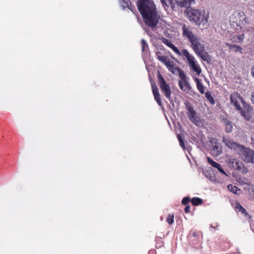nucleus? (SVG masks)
<instances>
[{"label":"nucleus","mask_w":254,"mask_h":254,"mask_svg":"<svg viewBox=\"0 0 254 254\" xmlns=\"http://www.w3.org/2000/svg\"><path fill=\"white\" fill-rule=\"evenodd\" d=\"M137 6L145 24L151 28H155L161 17L152 0H138Z\"/></svg>","instance_id":"nucleus-1"},{"label":"nucleus","mask_w":254,"mask_h":254,"mask_svg":"<svg viewBox=\"0 0 254 254\" xmlns=\"http://www.w3.org/2000/svg\"><path fill=\"white\" fill-rule=\"evenodd\" d=\"M230 102L246 121L253 118V109L244 100L240 94L234 92L231 94Z\"/></svg>","instance_id":"nucleus-2"},{"label":"nucleus","mask_w":254,"mask_h":254,"mask_svg":"<svg viewBox=\"0 0 254 254\" xmlns=\"http://www.w3.org/2000/svg\"><path fill=\"white\" fill-rule=\"evenodd\" d=\"M187 15L190 21L196 25L206 24L208 22V15L205 11L190 8L188 9Z\"/></svg>","instance_id":"nucleus-3"},{"label":"nucleus","mask_w":254,"mask_h":254,"mask_svg":"<svg viewBox=\"0 0 254 254\" xmlns=\"http://www.w3.org/2000/svg\"><path fill=\"white\" fill-rule=\"evenodd\" d=\"M230 21L240 27L248 23L245 13L242 10L234 11L230 17Z\"/></svg>","instance_id":"nucleus-4"},{"label":"nucleus","mask_w":254,"mask_h":254,"mask_svg":"<svg viewBox=\"0 0 254 254\" xmlns=\"http://www.w3.org/2000/svg\"><path fill=\"white\" fill-rule=\"evenodd\" d=\"M227 164L230 167L234 168L243 174H247L249 171L242 162L234 158H229L227 161Z\"/></svg>","instance_id":"nucleus-5"},{"label":"nucleus","mask_w":254,"mask_h":254,"mask_svg":"<svg viewBox=\"0 0 254 254\" xmlns=\"http://www.w3.org/2000/svg\"><path fill=\"white\" fill-rule=\"evenodd\" d=\"M239 154L242 160L245 162H254V151L250 148H247L243 145L239 151Z\"/></svg>","instance_id":"nucleus-6"},{"label":"nucleus","mask_w":254,"mask_h":254,"mask_svg":"<svg viewBox=\"0 0 254 254\" xmlns=\"http://www.w3.org/2000/svg\"><path fill=\"white\" fill-rule=\"evenodd\" d=\"M186 108L188 110L187 115L189 120L196 126L201 123L199 118L197 116L196 112L193 109L191 103L187 101L185 103Z\"/></svg>","instance_id":"nucleus-7"},{"label":"nucleus","mask_w":254,"mask_h":254,"mask_svg":"<svg viewBox=\"0 0 254 254\" xmlns=\"http://www.w3.org/2000/svg\"><path fill=\"white\" fill-rule=\"evenodd\" d=\"M158 84L161 91L164 94L165 97L170 99L172 93L170 85L166 82L163 77L159 72L158 74Z\"/></svg>","instance_id":"nucleus-8"},{"label":"nucleus","mask_w":254,"mask_h":254,"mask_svg":"<svg viewBox=\"0 0 254 254\" xmlns=\"http://www.w3.org/2000/svg\"><path fill=\"white\" fill-rule=\"evenodd\" d=\"M189 42L190 43V47L195 54L200 50H204V46L202 43V41L197 36L189 41Z\"/></svg>","instance_id":"nucleus-9"},{"label":"nucleus","mask_w":254,"mask_h":254,"mask_svg":"<svg viewBox=\"0 0 254 254\" xmlns=\"http://www.w3.org/2000/svg\"><path fill=\"white\" fill-rule=\"evenodd\" d=\"M210 143L212 147L210 149L211 154L214 156H218L222 153V146L215 138H212L210 140Z\"/></svg>","instance_id":"nucleus-10"},{"label":"nucleus","mask_w":254,"mask_h":254,"mask_svg":"<svg viewBox=\"0 0 254 254\" xmlns=\"http://www.w3.org/2000/svg\"><path fill=\"white\" fill-rule=\"evenodd\" d=\"M183 30V36L185 38L187 39L188 41H190L193 37L196 36L194 34L191 30V28L190 26H187L186 24H183L182 26Z\"/></svg>","instance_id":"nucleus-11"},{"label":"nucleus","mask_w":254,"mask_h":254,"mask_svg":"<svg viewBox=\"0 0 254 254\" xmlns=\"http://www.w3.org/2000/svg\"><path fill=\"white\" fill-rule=\"evenodd\" d=\"M223 141L225 143V145L229 147V148L233 149L234 150H238L240 151L241 147L243 145H241L238 144L236 142H234L232 139H223Z\"/></svg>","instance_id":"nucleus-12"},{"label":"nucleus","mask_w":254,"mask_h":254,"mask_svg":"<svg viewBox=\"0 0 254 254\" xmlns=\"http://www.w3.org/2000/svg\"><path fill=\"white\" fill-rule=\"evenodd\" d=\"M161 41L164 44L170 48L176 54L180 55V51L170 40L165 38L162 37Z\"/></svg>","instance_id":"nucleus-13"},{"label":"nucleus","mask_w":254,"mask_h":254,"mask_svg":"<svg viewBox=\"0 0 254 254\" xmlns=\"http://www.w3.org/2000/svg\"><path fill=\"white\" fill-rule=\"evenodd\" d=\"M162 63L167 66L170 71L173 73H175L178 67L176 66L174 62L170 61L168 57H167V60H165V62H163Z\"/></svg>","instance_id":"nucleus-14"},{"label":"nucleus","mask_w":254,"mask_h":254,"mask_svg":"<svg viewBox=\"0 0 254 254\" xmlns=\"http://www.w3.org/2000/svg\"><path fill=\"white\" fill-rule=\"evenodd\" d=\"M190 68L194 71L197 75H199L201 73L202 70L200 67L199 64L197 63V61L195 60L189 64Z\"/></svg>","instance_id":"nucleus-15"},{"label":"nucleus","mask_w":254,"mask_h":254,"mask_svg":"<svg viewBox=\"0 0 254 254\" xmlns=\"http://www.w3.org/2000/svg\"><path fill=\"white\" fill-rule=\"evenodd\" d=\"M204 50H202L196 54L198 56L200 57L201 59L206 62L207 63H210L211 62V58L210 56Z\"/></svg>","instance_id":"nucleus-16"},{"label":"nucleus","mask_w":254,"mask_h":254,"mask_svg":"<svg viewBox=\"0 0 254 254\" xmlns=\"http://www.w3.org/2000/svg\"><path fill=\"white\" fill-rule=\"evenodd\" d=\"M178 55L180 56H184L186 58L188 64H190L195 60V58L192 55H191L186 49H183L182 52H180V55Z\"/></svg>","instance_id":"nucleus-17"},{"label":"nucleus","mask_w":254,"mask_h":254,"mask_svg":"<svg viewBox=\"0 0 254 254\" xmlns=\"http://www.w3.org/2000/svg\"><path fill=\"white\" fill-rule=\"evenodd\" d=\"M179 86L180 88L184 91H186L187 90H190L191 88L190 84L187 81V79L183 81L180 80L179 82Z\"/></svg>","instance_id":"nucleus-18"},{"label":"nucleus","mask_w":254,"mask_h":254,"mask_svg":"<svg viewBox=\"0 0 254 254\" xmlns=\"http://www.w3.org/2000/svg\"><path fill=\"white\" fill-rule=\"evenodd\" d=\"M193 80L196 83V88L197 90L199 91V92L203 94L204 93V86L202 84L201 80L199 78H197L196 77H193Z\"/></svg>","instance_id":"nucleus-19"},{"label":"nucleus","mask_w":254,"mask_h":254,"mask_svg":"<svg viewBox=\"0 0 254 254\" xmlns=\"http://www.w3.org/2000/svg\"><path fill=\"white\" fill-rule=\"evenodd\" d=\"M226 45L229 48V50L230 51H232L235 53L237 52H240V53H242V48L241 46L237 45H233L228 43H226Z\"/></svg>","instance_id":"nucleus-20"},{"label":"nucleus","mask_w":254,"mask_h":254,"mask_svg":"<svg viewBox=\"0 0 254 254\" xmlns=\"http://www.w3.org/2000/svg\"><path fill=\"white\" fill-rule=\"evenodd\" d=\"M192 0H180L177 2L178 6L180 7H190Z\"/></svg>","instance_id":"nucleus-21"},{"label":"nucleus","mask_w":254,"mask_h":254,"mask_svg":"<svg viewBox=\"0 0 254 254\" xmlns=\"http://www.w3.org/2000/svg\"><path fill=\"white\" fill-rule=\"evenodd\" d=\"M224 122L225 126V131L228 133L231 132L233 129L232 123L227 119H225Z\"/></svg>","instance_id":"nucleus-22"},{"label":"nucleus","mask_w":254,"mask_h":254,"mask_svg":"<svg viewBox=\"0 0 254 254\" xmlns=\"http://www.w3.org/2000/svg\"><path fill=\"white\" fill-rule=\"evenodd\" d=\"M155 54L157 58V59L162 63H163V62H165V60H167L168 57L166 56H164L161 51H157Z\"/></svg>","instance_id":"nucleus-23"},{"label":"nucleus","mask_w":254,"mask_h":254,"mask_svg":"<svg viewBox=\"0 0 254 254\" xmlns=\"http://www.w3.org/2000/svg\"><path fill=\"white\" fill-rule=\"evenodd\" d=\"M200 233L196 231H191L189 234V238L192 240H197L198 239Z\"/></svg>","instance_id":"nucleus-24"},{"label":"nucleus","mask_w":254,"mask_h":254,"mask_svg":"<svg viewBox=\"0 0 254 254\" xmlns=\"http://www.w3.org/2000/svg\"><path fill=\"white\" fill-rule=\"evenodd\" d=\"M245 38L244 34L240 35H235L233 37V41L236 43H242L243 42Z\"/></svg>","instance_id":"nucleus-25"},{"label":"nucleus","mask_w":254,"mask_h":254,"mask_svg":"<svg viewBox=\"0 0 254 254\" xmlns=\"http://www.w3.org/2000/svg\"><path fill=\"white\" fill-rule=\"evenodd\" d=\"M205 93V96L208 101L211 104L214 105L215 104V101L213 97L212 96L211 92L209 91L206 92Z\"/></svg>","instance_id":"nucleus-26"},{"label":"nucleus","mask_w":254,"mask_h":254,"mask_svg":"<svg viewBox=\"0 0 254 254\" xmlns=\"http://www.w3.org/2000/svg\"><path fill=\"white\" fill-rule=\"evenodd\" d=\"M191 203L193 205L197 206L198 205H200L202 204L203 201L202 199L199 197H193L191 199Z\"/></svg>","instance_id":"nucleus-27"},{"label":"nucleus","mask_w":254,"mask_h":254,"mask_svg":"<svg viewBox=\"0 0 254 254\" xmlns=\"http://www.w3.org/2000/svg\"><path fill=\"white\" fill-rule=\"evenodd\" d=\"M153 94L154 95V99L156 101L157 104L159 106H162V101H161V96L159 94V91L157 92L153 93Z\"/></svg>","instance_id":"nucleus-28"},{"label":"nucleus","mask_w":254,"mask_h":254,"mask_svg":"<svg viewBox=\"0 0 254 254\" xmlns=\"http://www.w3.org/2000/svg\"><path fill=\"white\" fill-rule=\"evenodd\" d=\"M228 188L230 191L235 194L238 193V191H240V189H239L237 187L231 184H229L228 186Z\"/></svg>","instance_id":"nucleus-29"},{"label":"nucleus","mask_w":254,"mask_h":254,"mask_svg":"<svg viewBox=\"0 0 254 254\" xmlns=\"http://www.w3.org/2000/svg\"><path fill=\"white\" fill-rule=\"evenodd\" d=\"M176 71H178L179 77L182 80V81H183L187 79V76H186L184 71L182 69H181L179 67H178L177 70Z\"/></svg>","instance_id":"nucleus-30"},{"label":"nucleus","mask_w":254,"mask_h":254,"mask_svg":"<svg viewBox=\"0 0 254 254\" xmlns=\"http://www.w3.org/2000/svg\"><path fill=\"white\" fill-rule=\"evenodd\" d=\"M207 160L208 162L213 167L216 168H218V167H220V164L218 163L213 161L210 157H208L207 158Z\"/></svg>","instance_id":"nucleus-31"},{"label":"nucleus","mask_w":254,"mask_h":254,"mask_svg":"<svg viewBox=\"0 0 254 254\" xmlns=\"http://www.w3.org/2000/svg\"><path fill=\"white\" fill-rule=\"evenodd\" d=\"M120 3L121 6L125 9L128 7L130 2L129 0H120Z\"/></svg>","instance_id":"nucleus-32"},{"label":"nucleus","mask_w":254,"mask_h":254,"mask_svg":"<svg viewBox=\"0 0 254 254\" xmlns=\"http://www.w3.org/2000/svg\"><path fill=\"white\" fill-rule=\"evenodd\" d=\"M236 208L239 209L243 214H247L246 210L238 202H236Z\"/></svg>","instance_id":"nucleus-33"},{"label":"nucleus","mask_w":254,"mask_h":254,"mask_svg":"<svg viewBox=\"0 0 254 254\" xmlns=\"http://www.w3.org/2000/svg\"><path fill=\"white\" fill-rule=\"evenodd\" d=\"M174 215L173 214H169L167 217L166 221L169 224H172L174 222Z\"/></svg>","instance_id":"nucleus-34"},{"label":"nucleus","mask_w":254,"mask_h":254,"mask_svg":"<svg viewBox=\"0 0 254 254\" xmlns=\"http://www.w3.org/2000/svg\"><path fill=\"white\" fill-rule=\"evenodd\" d=\"M141 50L142 52L145 51L148 47V44L144 39H142L141 41Z\"/></svg>","instance_id":"nucleus-35"},{"label":"nucleus","mask_w":254,"mask_h":254,"mask_svg":"<svg viewBox=\"0 0 254 254\" xmlns=\"http://www.w3.org/2000/svg\"><path fill=\"white\" fill-rule=\"evenodd\" d=\"M190 201V198H189V197H185L183 198V199L182 200V203L184 205H187V204H188L189 203Z\"/></svg>","instance_id":"nucleus-36"},{"label":"nucleus","mask_w":254,"mask_h":254,"mask_svg":"<svg viewBox=\"0 0 254 254\" xmlns=\"http://www.w3.org/2000/svg\"><path fill=\"white\" fill-rule=\"evenodd\" d=\"M151 88H152L153 93L159 91L155 83H154V82L151 83Z\"/></svg>","instance_id":"nucleus-37"},{"label":"nucleus","mask_w":254,"mask_h":254,"mask_svg":"<svg viewBox=\"0 0 254 254\" xmlns=\"http://www.w3.org/2000/svg\"><path fill=\"white\" fill-rule=\"evenodd\" d=\"M222 174L226 175V176H227V174L226 173V172L224 171V170H223V169L221 167V165H220V167L218 168H216Z\"/></svg>","instance_id":"nucleus-38"},{"label":"nucleus","mask_w":254,"mask_h":254,"mask_svg":"<svg viewBox=\"0 0 254 254\" xmlns=\"http://www.w3.org/2000/svg\"><path fill=\"white\" fill-rule=\"evenodd\" d=\"M190 207L189 205H187L185 208V212L186 213H188L190 212Z\"/></svg>","instance_id":"nucleus-39"},{"label":"nucleus","mask_w":254,"mask_h":254,"mask_svg":"<svg viewBox=\"0 0 254 254\" xmlns=\"http://www.w3.org/2000/svg\"><path fill=\"white\" fill-rule=\"evenodd\" d=\"M179 143H180V146L183 148V149H185V143L183 141V139H182V140H180L179 141Z\"/></svg>","instance_id":"nucleus-40"},{"label":"nucleus","mask_w":254,"mask_h":254,"mask_svg":"<svg viewBox=\"0 0 254 254\" xmlns=\"http://www.w3.org/2000/svg\"><path fill=\"white\" fill-rule=\"evenodd\" d=\"M129 9H130L132 12H134V11H135V8L133 6H130L129 5L128 7H127Z\"/></svg>","instance_id":"nucleus-41"},{"label":"nucleus","mask_w":254,"mask_h":254,"mask_svg":"<svg viewBox=\"0 0 254 254\" xmlns=\"http://www.w3.org/2000/svg\"><path fill=\"white\" fill-rule=\"evenodd\" d=\"M251 100L253 104L254 105V92L252 93Z\"/></svg>","instance_id":"nucleus-42"},{"label":"nucleus","mask_w":254,"mask_h":254,"mask_svg":"<svg viewBox=\"0 0 254 254\" xmlns=\"http://www.w3.org/2000/svg\"><path fill=\"white\" fill-rule=\"evenodd\" d=\"M251 73L252 76L254 77V65L252 68Z\"/></svg>","instance_id":"nucleus-43"},{"label":"nucleus","mask_w":254,"mask_h":254,"mask_svg":"<svg viewBox=\"0 0 254 254\" xmlns=\"http://www.w3.org/2000/svg\"><path fill=\"white\" fill-rule=\"evenodd\" d=\"M252 144L254 147V136H252L251 137Z\"/></svg>","instance_id":"nucleus-44"},{"label":"nucleus","mask_w":254,"mask_h":254,"mask_svg":"<svg viewBox=\"0 0 254 254\" xmlns=\"http://www.w3.org/2000/svg\"><path fill=\"white\" fill-rule=\"evenodd\" d=\"M178 139L179 140V141H180V140H182L183 139V138L182 137L181 135L180 134H178Z\"/></svg>","instance_id":"nucleus-45"},{"label":"nucleus","mask_w":254,"mask_h":254,"mask_svg":"<svg viewBox=\"0 0 254 254\" xmlns=\"http://www.w3.org/2000/svg\"><path fill=\"white\" fill-rule=\"evenodd\" d=\"M241 183H242V185H244V184H246V185H247V184L246 183H245V182H243H243H241Z\"/></svg>","instance_id":"nucleus-46"},{"label":"nucleus","mask_w":254,"mask_h":254,"mask_svg":"<svg viewBox=\"0 0 254 254\" xmlns=\"http://www.w3.org/2000/svg\"><path fill=\"white\" fill-rule=\"evenodd\" d=\"M161 1L162 2H163V1H164V0H161Z\"/></svg>","instance_id":"nucleus-47"}]
</instances>
